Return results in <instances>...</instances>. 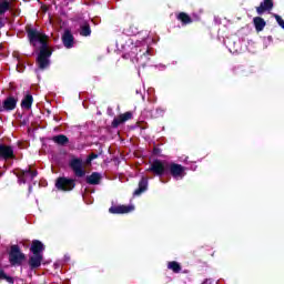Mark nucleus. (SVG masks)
Segmentation results:
<instances>
[{"label": "nucleus", "instance_id": "f257e3e1", "mask_svg": "<svg viewBox=\"0 0 284 284\" xmlns=\"http://www.w3.org/2000/svg\"><path fill=\"white\" fill-rule=\"evenodd\" d=\"M128 57L132 61V63H141V65H145L150 60V49H141L140 47H132L130 52H128Z\"/></svg>", "mask_w": 284, "mask_h": 284}, {"label": "nucleus", "instance_id": "f03ea898", "mask_svg": "<svg viewBox=\"0 0 284 284\" xmlns=\"http://www.w3.org/2000/svg\"><path fill=\"white\" fill-rule=\"evenodd\" d=\"M26 261V253L21 252V247L14 244L11 245L9 251V263L12 267H21Z\"/></svg>", "mask_w": 284, "mask_h": 284}, {"label": "nucleus", "instance_id": "7ed1b4c3", "mask_svg": "<svg viewBox=\"0 0 284 284\" xmlns=\"http://www.w3.org/2000/svg\"><path fill=\"white\" fill-rule=\"evenodd\" d=\"M52 57V49L40 50L36 63L39 70H48L50 68V58Z\"/></svg>", "mask_w": 284, "mask_h": 284}, {"label": "nucleus", "instance_id": "20e7f679", "mask_svg": "<svg viewBox=\"0 0 284 284\" xmlns=\"http://www.w3.org/2000/svg\"><path fill=\"white\" fill-rule=\"evenodd\" d=\"M37 176H39V171L32 170L31 166L26 170H19V172L17 173L18 183H22L23 185H26L28 181H34Z\"/></svg>", "mask_w": 284, "mask_h": 284}, {"label": "nucleus", "instance_id": "39448f33", "mask_svg": "<svg viewBox=\"0 0 284 284\" xmlns=\"http://www.w3.org/2000/svg\"><path fill=\"white\" fill-rule=\"evenodd\" d=\"M166 174H171L173 179L179 181V179H183V176H185V166L179 163L168 162Z\"/></svg>", "mask_w": 284, "mask_h": 284}, {"label": "nucleus", "instance_id": "423d86ee", "mask_svg": "<svg viewBox=\"0 0 284 284\" xmlns=\"http://www.w3.org/2000/svg\"><path fill=\"white\" fill-rule=\"evenodd\" d=\"M148 172L154 173L155 176H164L168 174V162L156 159L151 163Z\"/></svg>", "mask_w": 284, "mask_h": 284}, {"label": "nucleus", "instance_id": "0eeeda50", "mask_svg": "<svg viewBox=\"0 0 284 284\" xmlns=\"http://www.w3.org/2000/svg\"><path fill=\"white\" fill-rule=\"evenodd\" d=\"M57 190H61L62 192H72L73 187H77V182L74 179L61 176L55 181Z\"/></svg>", "mask_w": 284, "mask_h": 284}, {"label": "nucleus", "instance_id": "6e6552de", "mask_svg": "<svg viewBox=\"0 0 284 284\" xmlns=\"http://www.w3.org/2000/svg\"><path fill=\"white\" fill-rule=\"evenodd\" d=\"M69 168L78 179L85 176V169L83 168V160L81 158H73L69 162Z\"/></svg>", "mask_w": 284, "mask_h": 284}, {"label": "nucleus", "instance_id": "1a4fd4ad", "mask_svg": "<svg viewBox=\"0 0 284 284\" xmlns=\"http://www.w3.org/2000/svg\"><path fill=\"white\" fill-rule=\"evenodd\" d=\"M26 32H27V37L30 45H33V47H36L37 43H39L43 37H45V33L32 27H27Z\"/></svg>", "mask_w": 284, "mask_h": 284}, {"label": "nucleus", "instance_id": "9d476101", "mask_svg": "<svg viewBox=\"0 0 284 284\" xmlns=\"http://www.w3.org/2000/svg\"><path fill=\"white\" fill-rule=\"evenodd\" d=\"M0 159L3 161H14L17 159L14 146L0 143Z\"/></svg>", "mask_w": 284, "mask_h": 284}, {"label": "nucleus", "instance_id": "9b49d317", "mask_svg": "<svg viewBox=\"0 0 284 284\" xmlns=\"http://www.w3.org/2000/svg\"><path fill=\"white\" fill-rule=\"evenodd\" d=\"M132 111H126L125 113H122L113 119L111 123V128H119V125L125 123V121H130L132 119Z\"/></svg>", "mask_w": 284, "mask_h": 284}, {"label": "nucleus", "instance_id": "f8f14e48", "mask_svg": "<svg viewBox=\"0 0 284 284\" xmlns=\"http://www.w3.org/2000/svg\"><path fill=\"white\" fill-rule=\"evenodd\" d=\"M110 214H130L134 212L133 205H114L109 209Z\"/></svg>", "mask_w": 284, "mask_h": 284}, {"label": "nucleus", "instance_id": "ddd939ff", "mask_svg": "<svg viewBox=\"0 0 284 284\" xmlns=\"http://www.w3.org/2000/svg\"><path fill=\"white\" fill-rule=\"evenodd\" d=\"M17 103H19V99L10 95L2 102V108L4 112H12V110L17 109Z\"/></svg>", "mask_w": 284, "mask_h": 284}, {"label": "nucleus", "instance_id": "4468645a", "mask_svg": "<svg viewBox=\"0 0 284 284\" xmlns=\"http://www.w3.org/2000/svg\"><path fill=\"white\" fill-rule=\"evenodd\" d=\"M62 43L68 50H70V48H74V36L71 30L64 31L62 34Z\"/></svg>", "mask_w": 284, "mask_h": 284}, {"label": "nucleus", "instance_id": "2eb2a0df", "mask_svg": "<svg viewBox=\"0 0 284 284\" xmlns=\"http://www.w3.org/2000/svg\"><path fill=\"white\" fill-rule=\"evenodd\" d=\"M274 8V0H264L256 7L257 14H264V12H270Z\"/></svg>", "mask_w": 284, "mask_h": 284}, {"label": "nucleus", "instance_id": "dca6fc26", "mask_svg": "<svg viewBox=\"0 0 284 284\" xmlns=\"http://www.w3.org/2000/svg\"><path fill=\"white\" fill-rule=\"evenodd\" d=\"M45 250V245L39 240H33L30 246V252L36 255H43V251Z\"/></svg>", "mask_w": 284, "mask_h": 284}, {"label": "nucleus", "instance_id": "f3484780", "mask_svg": "<svg viewBox=\"0 0 284 284\" xmlns=\"http://www.w3.org/2000/svg\"><path fill=\"white\" fill-rule=\"evenodd\" d=\"M28 263L30 270H39V266L41 265V263H43V255L33 254L32 256L29 257Z\"/></svg>", "mask_w": 284, "mask_h": 284}, {"label": "nucleus", "instance_id": "a211bd4d", "mask_svg": "<svg viewBox=\"0 0 284 284\" xmlns=\"http://www.w3.org/2000/svg\"><path fill=\"white\" fill-rule=\"evenodd\" d=\"M101 179H102L101 173L93 172L91 173V175H87L85 183H88V185H100Z\"/></svg>", "mask_w": 284, "mask_h": 284}, {"label": "nucleus", "instance_id": "6ab92c4d", "mask_svg": "<svg viewBox=\"0 0 284 284\" xmlns=\"http://www.w3.org/2000/svg\"><path fill=\"white\" fill-rule=\"evenodd\" d=\"M148 191V178L142 176L138 189L133 192V196H141L143 192Z\"/></svg>", "mask_w": 284, "mask_h": 284}, {"label": "nucleus", "instance_id": "aec40b11", "mask_svg": "<svg viewBox=\"0 0 284 284\" xmlns=\"http://www.w3.org/2000/svg\"><path fill=\"white\" fill-rule=\"evenodd\" d=\"M32 103H34V98L32 94L28 93L23 97L20 105L22 110H32Z\"/></svg>", "mask_w": 284, "mask_h": 284}, {"label": "nucleus", "instance_id": "412c9836", "mask_svg": "<svg viewBox=\"0 0 284 284\" xmlns=\"http://www.w3.org/2000/svg\"><path fill=\"white\" fill-rule=\"evenodd\" d=\"M253 24L256 32H263V30H265V26H267V22H265V19L262 17H255L253 18Z\"/></svg>", "mask_w": 284, "mask_h": 284}, {"label": "nucleus", "instance_id": "4be33fe9", "mask_svg": "<svg viewBox=\"0 0 284 284\" xmlns=\"http://www.w3.org/2000/svg\"><path fill=\"white\" fill-rule=\"evenodd\" d=\"M51 141H53V143H55V145H61V146H65V145H68V143H70V139L67 138L65 134L55 135L51 139Z\"/></svg>", "mask_w": 284, "mask_h": 284}, {"label": "nucleus", "instance_id": "5701e85b", "mask_svg": "<svg viewBox=\"0 0 284 284\" xmlns=\"http://www.w3.org/2000/svg\"><path fill=\"white\" fill-rule=\"evenodd\" d=\"M7 12H12V3L8 0H0V17Z\"/></svg>", "mask_w": 284, "mask_h": 284}, {"label": "nucleus", "instance_id": "b1692460", "mask_svg": "<svg viewBox=\"0 0 284 284\" xmlns=\"http://www.w3.org/2000/svg\"><path fill=\"white\" fill-rule=\"evenodd\" d=\"M178 21H181L182 26H190V23H193L192 17L185 12H180L176 16Z\"/></svg>", "mask_w": 284, "mask_h": 284}, {"label": "nucleus", "instance_id": "393cba45", "mask_svg": "<svg viewBox=\"0 0 284 284\" xmlns=\"http://www.w3.org/2000/svg\"><path fill=\"white\" fill-rule=\"evenodd\" d=\"M142 114L148 116L149 119H153L154 114V103L153 102H148L142 111Z\"/></svg>", "mask_w": 284, "mask_h": 284}, {"label": "nucleus", "instance_id": "a878e982", "mask_svg": "<svg viewBox=\"0 0 284 284\" xmlns=\"http://www.w3.org/2000/svg\"><path fill=\"white\" fill-rule=\"evenodd\" d=\"M168 270H171L174 274H181V264L176 261H171L168 263Z\"/></svg>", "mask_w": 284, "mask_h": 284}, {"label": "nucleus", "instance_id": "bb28decb", "mask_svg": "<svg viewBox=\"0 0 284 284\" xmlns=\"http://www.w3.org/2000/svg\"><path fill=\"white\" fill-rule=\"evenodd\" d=\"M90 34H92V29L90 28V23L85 22L80 27V36L90 37Z\"/></svg>", "mask_w": 284, "mask_h": 284}, {"label": "nucleus", "instance_id": "cd10ccee", "mask_svg": "<svg viewBox=\"0 0 284 284\" xmlns=\"http://www.w3.org/2000/svg\"><path fill=\"white\" fill-rule=\"evenodd\" d=\"M38 43H40V50H50L48 47V36L43 37Z\"/></svg>", "mask_w": 284, "mask_h": 284}, {"label": "nucleus", "instance_id": "c85d7f7f", "mask_svg": "<svg viewBox=\"0 0 284 284\" xmlns=\"http://www.w3.org/2000/svg\"><path fill=\"white\" fill-rule=\"evenodd\" d=\"M164 112L163 109L156 108L155 111H153V119H160V116H163Z\"/></svg>", "mask_w": 284, "mask_h": 284}, {"label": "nucleus", "instance_id": "c756f323", "mask_svg": "<svg viewBox=\"0 0 284 284\" xmlns=\"http://www.w3.org/2000/svg\"><path fill=\"white\" fill-rule=\"evenodd\" d=\"M94 159H99V154L91 153L87 159V163H91L92 161H94Z\"/></svg>", "mask_w": 284, "mask_h": 284}, {"label": "nucleus", "instance_id": "7c9ffc66", "mask_svg": "<svg viewBox=\"0 0 284 284\" xmlns=\"http://www.w3.org/2000/svg\"><path fill=\"white\" fill-rule=\"evenodd\" d=\"M161 152H162L161 148H159V146L153 148L154 156H161Z\"/></svg>", "mask_w": 284, "mask_h": 284}, {"label": "nucleus", "instance_id": "2f4dec72", "mask_svg": "<svg viewBox=\"0 0 284 284\" xmlns=\"http://www.w3.org/2000/svg\"><path fill=\"white\" fill-rule=\"evenodd\" d=\"M7 276H8V274H6V271L0 268V281L1 280L6 281Z\"/></svg>", "mask_w": 284, "mask_h": 284}, {"label": "nucleus", "instance_id": "473e14b6", "mask_svg": "<svg viewBox=\"0 0 284 284\" xmlns=\"http://www.w3.org/2000/svg\"><path fill=\"white\" fill-rule=\"evenodd\" d=\"M4 281H7V283L14 284V277L10 275H7V277H4Z\"/></svg>", "mask_w": 284, "mask_h": 284}, {"label": "nucleus", "instance_id": "72a5a7b5", "mask_svg": "<svg viewBox=\"0 0 284 284\" xmlns=\"http://www.w3.org/2000/svg\"><path fill=\"white\" fill-rule=\"evenodd\" d=\"M275 21L280 24L283 21V18L278 14H274Z\"/></svg>", "mask_w": 284, "mask_h": 284}, {"label": "nucleus", "instance_id": "f704fd0d", "mask_svg": "<svg viewBox=\"0 0 284 284\" xmlns=\"http://www.w3.org/2000/svg\"><path fill=\"white\" fill-rule=\"evenodd\" d=\"M2 28H6V22H3V20L0 18V30H1Z\"/></svg>", "mask_w": 284, "mask_h": 284}, {"label": "nucleus", "instance_id": "c9c22d12", "mask_svg": "<svg viewBox=\"0 0 284 284\" xmlns=\"http://www.w3.org/2000/svg\"><path fill=\"white\" fill-rule=\"evenodd\" d=\"M201 284H212V280L206 278V280H204L203 283H201Z\"/></svg>", "mask_w": 284, "mask_h": 284}, {"label": "nucleus", "instance_id": "e433bc0d", "mask_svg": "<svg viewBox=\"0 0 284 284\" xmlns=\"http://www.w3.org/2000/svg\"><path fill=\"white\" fill-rule=\"evenodd\" d=\"M0 112H6V110L3 109V104L0 101Z\"/></svg>", "mask_w": 284, "mask_h": 284}, {"label": "nucleus", "instance_id": "4c0bfd02", "mask_svg": "<svg viewBox=\"0 0 284 284\" xmlns=\"http://www.w3.org/2000/svg\"><path fill=\"white\" fill-rule=\"evenodd\" d=\"M280 28H283L284 27V20H282L278 24Z\"/></svg>", "mask_w": 284, "mask_h": 284}, {"label": "nucleus", "instance_id": "58836bf2", "mask_svg": "<svg viewBox=\"0 0 284 284\" xmlns=\"http://www.w3.org/2000/svg\"><path fill=\"white\" fill-rule=\"evenodd\" d=\"M123 59H130V55H128V53H125V54L123 55Z\"/></svg>", "mask_w": 284, "mask_h": 284}]
</instances>
